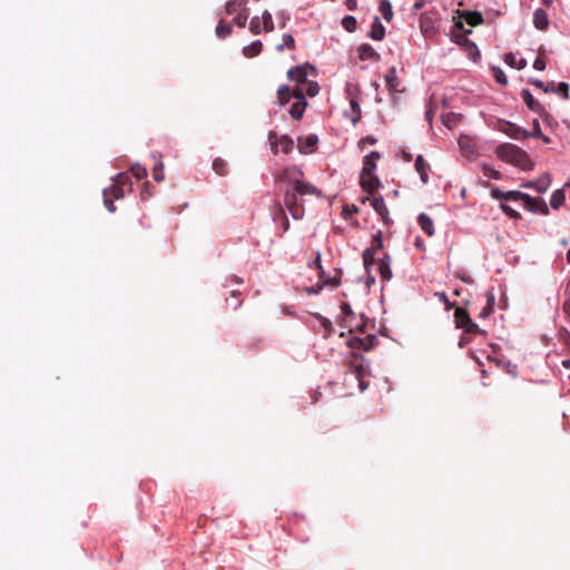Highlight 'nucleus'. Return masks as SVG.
Returning <instances> with one entry per match:
<instances>
[{
  "mask_svg": "<svg viewBox=\"0 0 570 570\" xmlns=\"http://www.w3.org/2000/svg\"><path fill=\"white\" fill-rule=\"evenodd\" d=\"M471 321L468 311L463 307H456L454 312V323L458 328H464V326Z\"/></svg>",
  "mask_w": 570,
  "mask_h": 570,
  "instance_id": "23",
  "label": "nucleus"
},
{
  "mask_svg": "<svg viewBox=\"0 0 570 570\" xmlns=\"http://www.w3.org/2000/svg\"><path fill=\"white\" fill-rule=\"evenodd\" d=\"M415 169L416 171L419 173L420 175V178L421 180L426 184L429 181V175H428V168H429V165L428 163L424 160L423 156L422 155H419L415 159Z\"/></svg>",
  "mask_w": 570,
  "mask_h": 570,
  "instance_id": "24",
  "label": "nucleus"
},
{
  "mask_svg": "<svg viewBox=\"0 0 570 570\" xmlns=\"http://www.w3.org/2000/svg\"><path fill=\"white\" fill-rule=\"evenodd\" d=\"M248 0H229L225 6V11L227 14H233L238 9L244 8L247 4Z\"/></svg>",
  "mask_w": 570,
  "mask_h": 570,
  "instance_id": "33",
  "label": "nucleus"
},
{
  "mask_svg": "<svg viewBox=\"0 0 570 570\" xmlns=\"http://www.w3.org/2000/svg\"><path fill=\"white\" fill-rule=\"evenodd\" d=\"M461 19L462 18H460L459 20L454 21L453 31H452V38H453V40L458 45L466 46L470 49L476 50L475 45L466 39V36L471 35L472 30L471 29H465L464 28V23H463V21Z\"/></svg>",
  "mask_w": 570,
  "mask_h": 570,
  "instance_id": "3",
  "label": "nucleus"
},
{
  "mask_svg": "<svg viewBox=\"0 0 570 570\" xmlns=\"http://www.w3.org/2000/svg\"><path fill=\"white\" fill-rule=\"evenodd\" d=\"M363 265L367 274L371 273V267L375 264V254L364 250L363 252Z\"/></svg>",
  "mask_w": 570,
  "mask_h": 570,
  "instance_id": "38",
  "label": "nucleus"
},
{
  "mask_svg": "<svg viewBox=\"0 0 570 570\" xmlns=\"http://www.w3.org/2000/svg\"><path fill=\"white\" fill-rule=\"evenodd\" d=\"M367 200L371 203V206L377 213V215L381 216L384 224L389 225L391 219L389 217V209L385 205L383 197H372L367 198Z\"/></svg>",
  "mask_w": 570,
  "mask_h": 570,
  "instance_id": "11",
  "label": "nucleus"
},
{
  "mask_svg": "<svg viewBox=\"0 0 570 570\" xmlns=\"http://www.w3.org/2000/svg\"><path fill=\"white\" fill-rule=\"evenodd\" d=\"M483 173L489 178H493V179H500L501 178V175H500V173L498 170H495L492 167L487 166V165L483 167Z\"/></svg>",
  "mask_w": 570,
  "mask_h": 570,
  "instance_id": "50",
  "label": "nucleus"
},
{
  "mask_svg": "<svg viewBox=\"0 0 570 570\" xmlns=\"http://www.w3.org/2000/svg\"><path fill=\"white\" fill-rule=\"evenodd\" d=\"M558 91L563 96L564 99L569 98V85L567 82H560Z\"/></svg>",
  "mask_w": 570,
  "mask_h": 570,
  "instance_id": "56",
  "label": "nucleus"
},
{
  "mask_svg": "<svg viewBox=\"0 0 570 570\" xmlns=\"http://www.w3.org/2000/svg\"><path fill=\"white\" fill-rule=\"evenodd\" d=\"M263 43L261 40H255L250 45L243 48V53L247 58H253L262 52Z\"/></svg>",
  "mask_w": 570,
  "mask_h": 570,
  "instance_id": "28",
  "label": "nucleus"
},
{
  "mask_svg": "<svg viewBox=\"0 0 570 570\" xmlns=\"http://www.w3.org/2000/svg\"><path fill=\"white\" fill-rule=\"evenodd\" d=\"M385 83L390 91L402 92L401 81L396 76V68L391 67L389 72L385 75Z\"/></svg>",
  "mask_w": 570,
  "mask_h": 570,
  "instance_id": "17",
  "label": "nucleus"
},
{
  "mask_svg": "<svg viewBox=\"0 0 570 570\" xmlns=\"http://www.w3.org/2000/svg\"><path fill=\"white\" fill-rule=\"evenodd\" d=\"M262 21H263L264 30L266 32H271L274 30V22L272 19V14L268 11L263 12Z\"/></svg>",
  "mask_w": 570,
  "mask_h": 570,
  "instance_id": "45",
  "label": "nucleus"
},
{
  "mask_svg": "<svg viewBox=\"0 0 570 570\" xmlns=\"http://www.w3.org/2000/svg\"><path fill=\"white\" fill-rule=\"evenodd\" d=\"M303 89L301 87L291 88L287 85H282L277 89V102L279 106H285L292 98H302Z\"/></svg>",
  "mask_w": 570,
  "mask_h": 570,
  "instance_id": "6",
  "label": "nucleus"
},
{
  "mask_svg": "<svg viewBox=\"0 0 570 570\" xmlns=\"http://www.w3.org/2000/svg\"><path fill=\"white\" fill-rule=\"evenodd\" d=\"M350 371L357 380H361L366 374V368L363 364V356L358 353H352L350 361Z\"/></svg>",
  "mask_w": 570,
  "mask_h": 570,
  "instance_id": "10",
  "label": "nucleus"
},
{
  "mask_svg": "<svg viewBox=\"0 0 570 570\" xmlns=\"http://www.w3.org/2000/svg\"><path fill=\"white\" fill-rule=\"evenodd\" d=\"M458 12H459V17L464 19V21L470 27H478L484 22L483 16L480 11L464 10V11H458Z\"/></svg>",
  "mask_w": 570,
  "mask_h": 570,
  "instance_id": "14",
  "label": "nucleus"
},
{
  "mask_svg": "<svg viewBox=\"0 0 570 570\" xmlns=\"http://www.w3.org/2000/svg\"><path fill=\"white\" fill-rule=\"evenodd\" d=\"M360 184L363 190L370 195H373L381 187V181L374 173L367 174L366 176L360 174Z\"/></svg>",
  "mask_w": 570,
  "mask_h": 570,
  "instance_id": "9",
  "label": "nucleus"
},
{
  "mask_svg": "<svg viewBox=\"0 0 570 570\" xmlns=\"http://www.w3.org/2000/svg\"><path fill=\"white\" fill-rule=\"evenodd\" d=\"M213 170L219 176H226L228 173V165L223 158H215L212 164Z\"/></svg>",
  "mask_w": 570,
  "mask_h": 570,
  "instance_id": "29",
  "label": "nucleus"
},
{
  "mask_svg": "<svg viewBox=\"0 0 570 570\" xmlns=\"http://www.w3.org/2000/svg\"><path fill=\"white\" fill-rule=\"evenodd\" d=\"M303 171L297 166H291L282 170L275 178L276 184H285L284 204L294 219H301L304 216V207L298 200V196L320 195L318 189L303 180Z\"/></svg>",
  "mask_w": 570,
  "mask_h": 570,
  "instance_id": "1",
  "label": "nucleus"
},
{
  "mask_svg": "<svg viewBox=\"0 0 570 570\" xmlns=\"http://www.w3.org/2000/svg\"><path fill=\"white\" fill-rule=\"evenodd\" d=\"M249 30L254 33V35H258L261 33L262 31V27L259 24V18L258 17H254L252 20H250V23H249Z\"/></svg>",
  "mask_w": 570,
  "mask_h": 570,
  "instance_id": "51",
  "label": "nucleus"
},
{
  "mask_svg": "<svg viewBox=\"0 0 570 570\" xmlns=\"http://www.w3.org/2000/svg\"><path fill=\"white\" fill-rule=\"evenodd\" d=\"M547 67L546 60L541 57H537V59L533 62V68L535 70L542 71Z\"/></svg>",
  "mask_w": 570,
  "mask_h": 570,
  "instance_id": "55",
  "label": "nucleus"
},
{
  "mask_svg": "<svg viewBox=\"0 0 570 570\" xmlns=\"http://www.w3.org/2000/svg\"><path fill=\"white\" fill-rule=\"evenodd\" d=\"M126 190L119 185L112 184L110 187L104 189V204L110 213H115V199H120L125 196Z\"/></svg>",
  "mask_w": 570,
  "mask_h": 570,
  "instance_id": "5",
  "label": "nucleus"
},
{
  "mask_svg": "<svg viewBox=\"0 0 570 570\" xmlns=\"http://www.w3.org/2000/svg\"><path fill=\"white\" fill-rule=\"evenodd\" d=\"M377 340L374 335H368L365 338L354 337L348 341V346L352 348H362L364 351H370L374 347Z\"/></svg>",
  "mask_w": 570,
  "mask_h": 570,
  "instance_id": "12",
  "label": "nucleus"
},
{
  "mask_svg": "<svg viewBox=\"0 0 570 570\" xmlns=\"http://www.w3.org/2000/svg\"><path fill=\"white\" fill-rule=\"evenodd\" d=\"M493 313L492 307H487V305L482 308V311L479 314L480 318H487Z\"/></svg>",
  "mask_w": 570,
  "mask_h": 570,
  "instance_id": "63",
  "label": "nucleus"
},
{
  "mask_svg": "<svg viewBox=\"0 0 570 570\" xmlns=\"http://www.w3.org/2000/svg\"><path fill=\"white\" fill-rule=\"evenodd\" d=\"M550 176L546 174L534 181L523 184V187L534 188L538 193H544L550 187Z\"/></svg>",
  "mask_w": 570,
  "mask_h": 570,
  "instance_id": "19",
  "label": "nucleus"
},
{
  "mask_svg": "<svg viewBox=\"0 0 570 570\" xmlns=\"http://www.w3.org/2000/svg\"><path fill=\"white\" fill-rule=\"evenodd\" d=\"M379 272L381 274L382 281L387 282L392 278V271L390 267V256L387 254H385L384 257L380 259Z\"/></svg>",
  "mask_w": 570,
  "mask_h": 570,
  "instance_id": "22",
  "label": "nucleus"
},
{
  "mask_svg": "<svg viewBox=\"0 0 570 570\" xmlns=\"http://www.w3.org/2000/svg\"><path fill=\"white\" fill-rule=\"evenodd\" d=\"M115 185H119L120 187H122L124 189L126 187H128V191H131V180H130V176L127 174V173H120L116 176L115 178V181H114Z\"/></svg>",
  "mask_w": 570,
  "mask_h": 570,
  "instance_id": "36",
  "label": "nucleus"
},
{
  "mask_svg": "<svg viewBox=\"0 0 570 570\" xmlns=\"http://www.w3.org/2000/svg\"><path fill=\"white\" fill-rule=\"evenodd\" d=\"M308 71L314 73L315 68L308 63L304 66H297L291 68L287 71V77L291 81H294L296 83L295 87H301L303 89V85L307 82Z\"/></svg>",
  "mask_w": 570,
  "mask_h": 570,
  "instance_id": "4",
  "label": "nucleus"
},
{
  "mask_svg": "<svg viewBox=\"0 0 570 570\" xmlns=\"http://www.w3.org/2000/svg\"><path fill=\"white\" fill-rule=\"evenodd\" d=\"M491 196L494 198V199H505L507 200V193L500 190L499 188H493L491 190Z\"/></svg>",
  "mask_w": 570,
  "mask_h": 570,
  "instance_id": "57",
  "label": "nucleus"
},
{
  "mask_svg": "<svg viewBox=\"0 0 570 570\" xmlns=\"http://www.w3.org/2000/svg\"><path fill=\"white\" fill-rule=\"evenodd\" d=\"M130 171L137 179H142L147 177V169L139 164L131 166Z\"/></svg>",
  "mask_w": 570,
  "mask_h": 570,
  "instance_id": "47",
  "label": "nucleus"
},
{
  "mask_svg": "<svg viewBox=\"0 0 570 570\" xmlns=\"http://www.w3.org/2000/svg\"><path fill=\"white\" fill-rule=\"evenodd\" d=\"M500 131L504 132L509 137L513 139H525L530 137V132H528L525 129L519 127L518 125L510 122V121H502L500 122L499 127Z\"/></svg>",
  "mask_w": 570,
  "mask_h": 570,
  "instance_id": "8",
  "label": "nucleus"
},
{
  "mask_svg": "<svg viewBox=\"0 0 570 570\" xmlns=\"http://www.w3.org/2000/svg\"><path fill=\"white\" fill-rule=\"evenodd\" d=\"M306 107L307 101L304 98V92H302V98H296V101L292 105L288 112L293 119L301 120L304 116Z\"/></svg>",
  "mask_w": 570,
  "mask_h": 570,
  "instance_id": "16",
  "label": "nucleus"
},
{
  "mask_svg": "<svg viewBox=\"0 0 570 570\" xmlns=\"http://www.w3.org/2000/svg\"><path fill=\"white\" fill-rule=\"evenodd\" d=\"M312 266L320 269V277L323 279L325 284H331L332 286H337L340 284V276H335L333 278L324 279V271L321 265V253H317L315 259L312 263Z\"/></svg>",
  "mask_w": 570,
  "mask_h": 570,
  "instance_id": "26",
  "label": "nucleus"
},
{
  "mask_svg": "<svg viewBox=\"0 0 570 570\" xmlns=\"http://www.w3.org/2000/svg\"><path fill=\"white\" fill-rule=\"evenodd\" d=\"M559 341L563 344L567 352L570 354V332L567 328H561L558 334Z\"/></svg>",
  "mask_w": 570,
  "mask_h": 570,
  "instance_id": "42",
  "label": "nucleus"
},
{
  "mask_svg": "<svg viewBox=\"0 0 570 570\" xmlns=\"http://www.w3.org/2000/svg\"><path fill=\"white\" fill-rule=\"evenodd\" d=\"M523 205L524 208L531 213L549 214V208L542 198H533L530 196V200H523Z\"/></svg>",
  "mask_w": 570,
  "mask_h": 570,
  "instance_id": "13",
  "label": "nucleus"
},
{
  "mask_svg": "<svg viewBox=\"0 0 570 570\" xmlns=\"http://www.w3.org/2000/svg\"><path fill=\"white\" fill-rule=\"evenodd\" d=\"M495 153L501 160L520 167L523 170H530L533 167L529 155L513 144H502L498 146Z\"/></svg>",
  "mask_w": 570,
  "mask_h": 570,
  "instance_id": "2",
  "label": "nucleus"
},
{
  "mask_svg": "<svg viewBox=\"0 0 570 570\" xmlns=\"http://www.w3.org/2000/svg\"><path fill=\"white\" fill-rule=\"evenodd\" d=\"M417 223H419L420 227L422 228V230L426 235H429V236L434 235V225H433V220L431 219L430 216H428L424 213L420 214L419 218H417Z\"/></svg>",
  "mask_w": 570,
  "mask_h": 570,
  "instance_id": "25",
  "label": "nucleus"
},
{
  "mask_svg": "<svg viewBox=\"0 0 570 570\" xmlns=\"http://www.w3.org/2000/svg\"><path fill=\"white\" fill-rule=\"evenodd\" d=\"M504 62L507 65H509L510 67L517 68L519 70L525 68V66H527V60L525 59L521 58L520 60H517L515 56L513 53L505 55Z\"/></svg>",
  "mask_w": 570,
  "mask_h": 570,
  "instance_id": "31",
  "label": "nucleus"
},
{
  "mask_svg": "<svg viewBox=\"0 0 570 570\" xmlns=\"http://www.w3.org/2000/svg\"><path fill=\"white\" fill-rule=\"evenodd\" d=\"M507 200H530V195L518 191V190H510L507 191Z\"/></svg>",
  "mask_w": 570,
  "mask_h": 570,
  "instance_id": "41",
  "label": "nucleus"
},
{
  "mask_svg": "<svg viewBox=\"0 0 570 570\" xmlns=\"http://www.w3.org/2000/svg\"><path fill=\"white\" fill-rule=\"evenodd\" d=\"M493 76L499 83H501V85L508 83V79H507L504 72L500 68H493Z\"/></svg>",
  "mask_w": 570,
  "mask_h": 570,
  "instance_id": "49",
  "label": "nucleus"
},
{
  "mask_svg": "<svg viewBox=\"0 0 570 570\" xmlns=\"http://www.w3.org/2000/svg\"><path fill=\"white\" fill-rule=\"evenodd\" d=\"M368 36L373 40H383L384 39V37H385V27L382 24V22L380 21L379 17L374 18L373 23L371 26V31H370Z\"/></svg>",
  "mask_w": 570,
  "mask_h": 570,
  "instance_id": "21",
  "label": "nucleus"
},
{
  "mask_svg": "<svg viewBox=\"0 0 570 570\" xmlns=\"http://www.w3.org/2000/svg\"><path fill=\"white\" fill-rule=\"evenodd\" d=\"M566 301L562 305V311L566 314L567 320L570 322V296H566Z\"/></svg>",
  "mask_w": 570,
  "mask_h": 570,
  "instance_id": "58",
  "label": "nucleus"
},
{
  "mask_svg": "<svg viewBox=\"0 0 570 570\" xmlns=\"http://www.w3.org/2000/svg\"><path fill=\"white\" fill-rule=\"evenodd\" d=\"M464 333L469 335H484L485 331L481 330L472 320L464 326Z\"/></svg>",
  "mask_w": 570,
  "mask_h": 570,
  "instance_id": "40",
  "label": "nucleus"
},
{
  "mask_svg": "<svg viewBox=\"0 0 570 570\" xmlns=\"http://www.w3.org/2000/svg\"><path fill=\"white\" fill-rule=\"evenodd\" d=\"M317 144V138L315 136H309L306 138V146L309 148H314Z\"/></svg>",
  "mask_w": 570,
  "mask_h": 570,
  "instance_id": "64",
  "label": "nucleus"
},
{
  "mask_svg": "<svg viewBox=\"0 0 570 570\" xmlns=\"http://www.w3.org/2000/svg\"><path fill=\"white\" fill-rule=\"evenodd\" d=\"M379 9H380L383 18L390 22L393 18V10H392L391 2L389 0H381Z\"/></svg>",
  "mask_w": 570,
  "mask_h": 570,
  "instance_id": "35",
  "label": "nucleus"
},
{
  "mask_svg": "<svg viewBox=\"0 0 570 570\" xmlns=\"http://www.w3.org/2000/svg\"><path fill=\"white\" fill-rule=\"evenodd\" d=\"M284 47H287L288 49L293 50L295 48V41H294V38L288 35V33H285L283 36V43L282 45H278L276 47V49L278 51H282L284 49Z\"/></svg>",
  "mask_w": 570,
  "mask_h": 570,
  "instance_id": "46",
  "label": "nucleus"
},
{
  "mask_svg": "<svg viewBox=\"0 0 570 570\" xmlns=\"http://www.w3.org/2000/svg\"><path fill=\"white\" fill-rule=\"evenodd\" d=\"M564 199L566 195L563 189H557L551 195L550 205L552 208L557 209L564 203Z\"/></svg>",
  "mask_w": 570,
  "mask_h": 570,
  "instance_id": "32",
  "label": "nucleus"
},
{
  "mask_svg": "<svg viewBox=\"0 0 570 570\" xmlns=\"http://www.w3.org/2000/svg\"><path fill=\"white\" fill-rule=\"evenodd\" d=\"M533 125H534V128H533V131L530 132V136H532V137H541L542 136V131H541V127H540L539 121L534 120Z\"/></svg>",
  "mask_w": 570,
  "mask_h": 570,
  "instance_id": "61",
  "label": "nucleus"
},
{
  "mask_svg": "<svg viewBox=\"0 0 570 570\" xmlns=\"http://www.w3.org/2000/svg\"><path fill=\"white\" fill-rule=\"evenodd\" d=\"M381 158V154L379 151H372L366 155L363 159V167L361 174L366 176L367 174L374 173L376 169V161Z\"/></svg>",
  "mask_w": 570,
  "mask_h": 570,
  "instance_id": "15",
  "label": "nucleus"
},
{
  "mask_svg": "<svg viewBox=\"0 0 570 570\" xmlns=\"http://www.w3.org/2000/svg\"><path fill=\"white\" fill-rule=\"evenodd\" d=\"M304 98L315 97L320 92V86L316 81H307L303 85Z\"/></svg>",
  "mask_w": 570,
  "mask_h": 570,
  "instance_id": "34",
  "label": "nucleus"
},
{
  "mask_svg": "<svg viewBox=\"0 0 570 570\" xmlns=\"http://www.w3.org/2000/svg\"><path fill=\"white\" fill-rule=\"evenodd\" d=\"M248 14L247 13H239L234 18V23L238 26L239 28H244L247 22Z\"/></svg>",
  "mask_w": 570,
  "mask_h": 570,
  "instance_id": "53",
  "label": "nucleus"
},
{
  "mask_svg": "<svg viewBox=\"0 0 570 570\" xmlns=\"http://www.w3.org/2000/svg\"><path fill=\"white\" fill-rule=\"evenodd\" d=\"M494 303H495L494 294L491 291L487 292V307H492V309H493Z\"/></svg>",
  "mask_w": 570,
  "mask_h": 570,
  "instance_id": "59",
  "label": "nucleus"
},
{
  "mask_svg": "<svg viewBox=\"0 0 570 570\" xmlns=\"http://www.w3.org/2000/svg\"><path fill=\"white\" fill-rule=\"evenodd\" d=\"M350 105L353 111L352 122L355 125L361 118V106L355 98H351Z\"/></svg>",
  "mask_w": 570,
  "mask_h": 570,
  "instance_id": "43",
  "label": "nucleus"
},
{
  "mask_svg": "<svg viewBox=\"0 0 570 570\" xmlns=\"http://www.w3.org/2000/svg\"><path fill=\"white\" fill-rule=\"evenodd\" d=\"M533 23L538 30H546L549 27V18L547 12L539 8L533 13Z\"/></svg>",
  "mask_w": 570,
  "mask_h": 570,
  "instance_id": "20",
  "label": "nucleus"
},
{
  "mask_svg": "<svg viewBox=\"0 0 570 570\" xmlns=\"http://www.w3.org/2000/svg\"><path fill=\"white\" fill-rule=\"evenodd\" d=\"M383 248V240H382V232L379 230L376 234L373 235L371 240V246L366 248L365 250H368L376 255V253Z\"/></svg>",
  "mask_w": 570,
  "mask_h": 570,
  "instance_id": "30",
  "label": "nucleus"
},
{
  "mask_svg": "<svg viewBox=\"0 0 570 570\" xmlns=\"http://www.w3.org/2000/svg\"><path fill=\"white\" fill-rule=\"evenodd\" d=\"M358 58L362 61L365 60H380V55L376 52V50L368 43H363L357 48Z\"/></svg>",
  "mask_w": 570,
  "mask_h": 570,
  "instance_id": "18",
  "label": "nucleus"
},
{
  "mask_svg": "<svg viewBox=\"0 0 570 570\" xmlns=\"http://www.w3.org/2000/svg\"><path fill=\"white\" fill-rule=\"evenodd\" d=\"M341 309H342V313L345 315V316H352L353 315V311L350 306V304L347 303H343L341 305Z\"/></svg>",
  "mask_w": 570,
  "mask_h": 570,
  "instance_id": "62",
  "label": "nucleus"
},
{
  "mask_svg": "<svg viewBox=\"0 0 570 570\" xmlns=\"http://www.w3.org/2000/svg\"><path fill=\"white\" fill-rule=\"evenodd\" d=\"M268 140L271 142L272 149L274 153L279 148L284 154H288L293 149V139L286 135L277 137V135L273 131L268 135Z\"/></svg>",
  "mask_w": 570,
  "mask_h": 570,
  "instance_id": "7",
  "label": "nucleus"
},
{
  "mask_svg": "<svg viewBox=\"0 0 570 570\" xmlns=\"http://www.w3.org/2000/svg\"><path fill=\"white\" fill-rule=\"evenodd\" d=\"M153 178L160 183L164 180V163L161 160H157L153 168Z\"/></svg>",
  "mask_w": 570,
  "mask_h": 570,
  "instance_id": "39",
  "label": "nucleus"
},
{
  "mask_svg": "<svg viewBox=\"0 0 570 570\" xmlns=\"http://www.w3.org/2000/svg\"><path fill=\"white\" fill-rule=\"evenodd\" d=\"M501 209L512 219H520L521 218V215L519 212L514 210L512 207H510L509 205L507 204H501L500 205Z\"/></svg>",
  "mask_w": 570,
  "mask_h": 570,
  "instance_id": "48",
  "label": "nucleus"
},
{
  "mask_svg": "<svg viewBox=\"0 0 570 570\" xmlns=\"http://www.w3.org/2000/svg\"><path fill=\"white\" fill-rule=\"evenodd\" d=\"M436 296L440 298L441 302L444 303L446 311L453 308L454 304L449 301L445 293H436Z\"/></svg>",
  "mask_w": 570,
  "mask_h": 570,
  "instance_id": "54",
  "label": "nucleus"
},
{
  "mask_svg": "<svg viewBox=\"0 0 570 570\" xmlns=\"http://www.w3.org/2000/svg\"><path fill=\"white\" fill-rule=\"evenodd\" d=\"M277 217H279L282 219L283 232H286L289 227V222H288L287 217L285 216L283 208L278 209V212L275 216V219H277Z\"/></svg>",
  "mask_w": 570,
  "mask_h": 570,
  "instance_id": "52",
  "label": "nucleus"
},
{
  "mask_svg": "<svg viewBox=\"0 0 570 570\" xmlns=\"http://www.w3.org/2000/svg\"><path fill=\"white\" fill-rule=\"evenodd\" d=\"M364 144L374 145L376 144V138L373 136H366L360 140L358 146L362 148Z\"/></svg>",
  "mask_w": 570,
  "mask_h": 570,
  "instance_id": "60",
  "label": "nucleus"
},
{
  "mask_svg": "<svg viewBox=\"0 0 570 570\" xmlns=\"http://www.w3.org/2000/svg\"><path fill=\"white\" fill-rule=\"evenodd\" d=\"M230 33H232V26L228 23H225L223 20H220L216 27V36L219 39H225Z\"/></svg>",
  "mask_w": 570,
  "mask_h": 570,
  "instance_id": "37",
  "label": "nucleus"
},
{
  "mask_svg": "<svg viewBox=\"0 0 570 570\" xmlns=\"http://www.w3.org/2000/svg\"><path fill=\"white\" fill-rule=\"evenodd\" d=\"M521 97L524 101V104L527 105V107L532 110V111H540L541 109V106L540 104L534 99V97L532 96V94L530 92V90L528 89H523L521 91Z\"/></svg>",
  "mask_w": 570,
  "mask_h": 570,
  "instance_id": "27",
  "label": "nucleus"
},
{
  "mask_svg": "<svg viewBox=\"0 0 570 570\" xmlns=\"http://www.w3.org/2000/svg\"><path fill=\"white\" fill-rule=\"evenodd\" d=\"M356 24H357L356 19L353 16H345L342 19V26L348 32L355 31Z\"/></svg>",
  "mask_w": 570,
  "mask_h": 570,
  "instance_id": "44",
  "label": "nucleus"
}]
</instances>
